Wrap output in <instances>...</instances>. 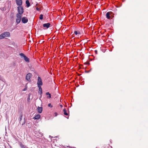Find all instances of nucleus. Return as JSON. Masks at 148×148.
Segmentation results:
<instances>
[{
    "label": "nucleus",
    "instance_id": "f257e3e1",
    "mask_svg": "<svg viewBox=\"0 0 148 148\" xmlns=\"http://www.w3.org/2000/svg\"><path fill=\"white\" fill-rule=\"evenodd\" d=\"M22 15L19 14H16V22L17 24H19L21 22V19Z\"/></svg>",
    "mask_w": 148,
    "mask_h": 148
},
{
    "label": "nucleus",
    "instance_id": "f03ea898",
    "mask_svg": "<svg viewBox=\"0 0 148 148\" xmlns=\"http://www.w3.org/2000/svg\"><path fill=\"white\" fill-rule=\"evenodd\" d=\"M17 10L18 13L17 14L21 15L24 12V10L23 7L21 6H19L17 7Z\"/></svg>",
    "mask_w": 148,
    "mask_h": 148
},
{
    "label": "nucleus",
    "instance_id": "7ed1b4c3",
    "mask_svg": "<svg viewBox=\"0 0 148 148\" xmlns=\"http://www.w3.org/2000/svg\"><path fill=\"white\" fill-rule=\"evenodd\" d=\"M19 55L21 57L23 58L27 62H29V60L28 58L23 53H20L19 54Z\"/></svg>",
    "mask_w": 148,
    "mask_h": 148
},
{
    "label": "nucleus",
    "instance_id": "20e7f679",
    "mask_svg": "<svg viewBox=\"0 0 148 148\" xmlns=\"http://www.w3.org/2000/svg\"><path fill=\"white\" fill-rule=\"evenodd\" d=\"M37 84L38 86H41L42 85V79L40 77H38Z\"/></svg>",
    "mask_w": 148,
    "mask_h": 148
},
{
    "label": "nucleus",
    "instance_id": "39448f33",
    "mask_svg": "<svg viewBox=\"0 0 148 148\" xmlns=\"http://www.w3.org/2000/svg\"><path fill=\"white\" fill-rule=\"evenodd\" d=\"M32 75L30 73H28L27 74L26 76V79L28 81L30 82L31 81L30 78L32 77Z\"/></svg>",
    "mask_w": 148,
    "mask_h": 148
},
{
    "label": "nucleus",
    "instance_id": "423d86ee",
    "mask_svg": "<svg viewBox=\"0 0 148 148\" xmlns=\"http://www.w3.org/2000/svg\"><path fill=\"white\" fill-rule=\"evenodd\" d=\"M22 22L23 23H27L28 21L27 18L25 16L21 18Z\"/></svg>",
    "mask_w": 148,
    "mask_h": 148
},
{
    "label": "nucleus",
    "instance_id": "0eeeda50",
    "mask_svg": "<svg viewBox=\"0 0 148 148\" xmlns=\"http://www.w3.org/2000/svg\"><path fill=\"white\" fill-rule=\"evenodd\" d=\"M112 12H108L106 14V17L108 19H110V17L111 16V14Z\"/></svg>",
    "mask_w": 148,
    "mask_h": 148
},
{
    "label": "nucleus",
    "instance_id": "6e6552de",
    "mask_svg": "<svg viewBox=\"0 0 148 148\" xmlns=\"http://www.w3.org/2000/svg\"><path fill=\"white\" fill-rule=\"evenodd\" d=\"M3 34L4 38L5 37H9L10 36V33L8 32H5L3 33Z\"/></svg>",
    "mask_w": 148,
    "mask_h": 148
},
{
    "label": "nucleus",
    "instance_id": "1a4fd4ad",
    "mask_svg": "<svg viewBox=\"0 0 148 148\" xmlns=\"http://www.w3.org/2000/svg\"><path fill=\"white\" fill-rule=\"evenodd\" d=\"M16 4L20 6L22 5V0H16Z\"/></svg>",
    "mask_w": 148,
    "mask_h": 148
},
{
    "label": "nucleus",
    "instance_id": "9d476101",
    "mask_svg": "<svg viewBox=\"0 0 148 148\" xmlns=\"http://www.w3.org/2000/svg\"><path fill=\"white\" fill-rule=\"evenodd\" d=\"M50 25V24L49 23H45L43 24V27H46L47 28H49Z\"/></svg>",
    "mask_w": 148,
    "mask_h": 148
},
{
    "label": "nucleus",
    "instance_id": "9b49d317",
    "mask_svg": "<svg viewBox=\"0 0 148 148\" xmlns=\"http://www.w3.org/2000/svg\"><path fill=\"white\" fill-rule=\"evenodd\" d=\"M37 109H38V112L39 113H41L42 112V107H38L37 108Z\"/></svg>",
    "mask_w": 148,
    "mask_h": 148
},
{
    "label": "nucleus",
    "instance_id": "f8f14e48",
    "mask_svg": "<svg viewBox=\"0 0 148 148\" xmlns=\"http://www.w3.org/2000/svg\"><path fill=\"white\" fill-rule=\"evenodd\" d=\"M39 88V92H38L40 95H41L42 94V89L41 86H38Z\"/></svg>",
    "mask_w": 148,
    "mask_h": 148
},
{
    "label": "nucleus",
    "instance_id": "ddd939ff",
    "mask_svg": "<svg viewBox=\"0 0 148 148\" xmlns=\"http://www.w3.org/2000/svg\"><path fill=\"white\" fill-rule=\"evenodd\" d=\"M19 145L20 147L21 148H28V147H26V146L24 145L23 144L21 143H20Z\"/></svg>",
    "mask_w": 148,
    "mask_h": 148
},
{
    "label": "nucleus",
    "instance_id": "4468645a",
    "mask_svg": "<svg viewBox=\"0 0 148 148\" xmlns=\"http://www.w3.org/2000/svg\"><path fill=\"white\" fill-rule=\"evenodd\" d=\"M40 117V115L39 114H37L33 118L34 119H39Z\"/></svg>",
    "mask_w": 148,
    "mask_h": 148
},
{
    "label": "nucleus",
    "instance_id": "2eb2a0df",
    "mask_svg": "<svg viewBox=\"0 0 148 148\" xmlns=\"http://www.w3.org/2000/svg\"><path fill=\"white\" fill-rule=\"evenodd\" d=\"M26 6L27 7H29L30 6V3L28 0H27L26 1Z\"/></svg>",
    "mask_w": 148,
    "mask_h": 148
},
{
    "label": "nucleus",
    "instance_id": "dca6fc26",
    "mask_svg": "<svg viewBox=\"0 0 148 148\" xmlns=\"http://www.w3.org/2000/svg\"><path fill=\"white\" fill-rule=\"evenodd\" d=\"M46 95H48V96L47 97L49 98H50L51 97V94L49 93V92H47L46 93Z\"/></svg>",
    "mask_w": 148,
    "mask_h": 148
},
{
    "label": "nucleus",
    "instance_id": "f3484780",
    "mask_svg": "<svg viewBox=\"0 0 148 148\" xmlns=\"http://www.w3.org/2000/svg\"><path fill=\"white\" fill-rule=\"evenodd\" d=\"M63 111H64V114L65 115H68V114L66 112V109L65 108H64L63 109Z\"/></svg>",
    "mask_w": 148,
    "mask_h": 148
},
{
    "label": "nucleus",
    "instance_id": "a211bd4d",
    "mask_svg": "<svg viewBox=\"0 0 148 148\" xmlns=\"http://www.w3.org/2000/svg\"><path fill=\"white\" fill-rule=\"evenodd\" d=\"M4 38V37L3 33L0 35V39H2Z\"/></svg>",
    "mask_w": 148,
    "mask_h": 148
},
{
    "label": "nucleus",
    "instance_id": "6ab92c4d",
    "mask_svg": "<svg viewBox=\"0 0 148 148\" xmlns=\"http://www.w3.org/2000/svg\"><path fill=\"white\" fill-rule=\"evenodd\" d=\"M22 117V114H20V118L18 119L19 121H20L21 120Z\"/></svg>",
    "mask_w": 148,
    "mask_h": 148
},
{
    "label": "nucleus",
    "instance_id": "aec40b11",
    "mask_svg": "<svg viewBox=\"0 0 148 148\" xmlns=\"http://www.w3.org/2000/svg\"><path fill=\"white\" fill-rule=\"evenodd\" d=\"M43 15L42 14H40L39 17V18L40 20H42L43 18Z\"/></svg>",
    "mask_w": 148,
    "mask_h": 148
},
{
    "label": "nucleus",
    "instance_id": "412c9836",
    "mask_svg": "<svg viewBox=\"0 0 148 148\" xmlns=\"http://www.w3.org/2000/svg\"><path fill=\"white\" fill-rule=\"evenodd\" d=\"M48 107H52V106L51 105V103H49L48 105Z\"/></svg>",
    "mask_w": 148,
    "mask_h": 148
},
{
    "label": "nucleus",
    "instance_id": "4be33fe9",
    "mask_svg": "<svg viewBox=\"0 0 148 148\" xmlns=\"http://www.w3.org/2000/svg\"><path fill=\"white\" fill-rule=\"evenodd\" d=\"M74 33L76 35H77L78 34V32L77 31H75L74 32Z\"/></svg>",
    "mask_w": 148,
    "mask_h": 148
},
{
    "label": "nucleus",
    "instance_id": "5701e85b",
    "mask_svg": "<svg viewBox=\"0 0 148 148\" xmlns=\"http://www.w3.org/2000/svg\"><path fill=\"white\" fill-rule=\"evenodd\" d=\"M36 9L37 11H39L40 10V8L38 7L36 8Z\"/></svg>",
    "mask_w": 148,
    "mask_h": 148
},
{
    "label": "nucleus",
    "instance_id": "b1692460",
    "mask_svg": "<svg viewBox=\"0 0 148 148\" xmlns=\"http://www.w3.org/2000/svg\"><path fill=\"white\" fill-rule=\"evenodd\" d=\"M29 96H30V95H28V99H27V100H28V101H29V99H30V98H29Z\"/></svg>",
    "mask_w": 148,
    "mask_h": 148
},
{
    "label": "nucleus",
    "instance_id": "393cba45",
    "mask_svg": "<svg viewBox=\"0 0 148 148\" xmlns=\"http://www.w3.org/2000/svg\"><path fill=\"white\" fill-rule=\"evenodd\" d=\"M85 64L88 65H89L90 64L89 62H86L85 63Z\"/></svg>",
    "mask_w": 148,
    "mask_h": 148
},
{
    "label": "nucleus",
    "instance_id": "a878e982",
    "mask_svg": "<svg viewBox=\"0 0 148 148\" xmlns=\"http://www.w3.org/2000/svg\"><path fill=\"white\" fill-rule=\"evenodd\" d=\"M26 90H27V88H24V89H23V91H24Z\"/></svg>",
    "mask_w": 148,
    "mask_h": 148
},
{
    "label": "nucleus",
    "instance_id": "bb28decb",
    "mask_svg": "<svg viewBox=\"0 0 148 148\" xmlns=\"http://www.w3.org/2000/svg\"><path fill=\"white\" fill-rule=\"evenodd\" d=\"M2 78L1 77L0 75V80H1Z\"/></svg>",
    "mask_w": 148,
    "mask_h": 148
},
{
    "label": "nucleus",
    "instance_id": "cd10ccee",
    "mask_svg": "<svg viewBox=\"0 0 148 148\" xmlns=\"http://www.w3.org/2000/svg\"><path fill=\"white\" fill-rule=\"evenodd\" d=\"M95 52H96V53H97V50H95Z\"/></svg>",
    "mask_w": 148,
    "mask_h": 148
},
{
    "label": "nucleus",
    "instance_id": "c85d7f7f",
    "mask_svg": "<svg viewBox=\"0 0 148 148\" xmlns=\"http://www.w3.org/2000/svg\"><path fill=\"white\" fill-rule=\"evenodd\" d=\"M60 106H61V107H62V105H60Z\"/></svg>",
    "mask_w": 148,
    "mask_h": 148
},
{
    "label": "nucleus",
    "instance_id": "c756f323",
    "mask_svg": "<svg viewBox=\"0 0 148 148\" xmlns=\"http://www.w3.org/2000/svg\"><path fill=\"white\" fill-rule=\"evenodd\" d=\"M55 114H56V116L57 115V113H56Z\"/></svg>",
    "mask_w": 148,
    "mask_h": 148
},
{
    "label": "nucleus",
    "instance_id": "7c9ffc66",
    "mask_svg": "<svg viewBox=\"0 0 148 148\" xmlns=\"http://www.w3.org/2000/svg\"><path fill=\"white\" fill-rule=\"evenodd\" d=\"M78 33V34H80V33L79 32Z\"/></svg>",
    "mask_w": 148,
    "mask_h": 148
}]
</instances>
